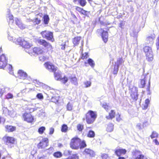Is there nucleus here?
<instances>
[{
	"mask_svg": "<svg viewBox=\"0 0 159 159\" xmlns=\"http://www.w3.org/2000/svg\"><path fill=\"white\" fill-rule=\"evenodd\" d=\"M97 117V112L92 110H89L85 115V118L86 123L89 125L93 124Z\"/></svg>",
	"mask_w": 159,
	"mask_h": 159,
	"instance_id": "nucleus-1",
	"label": "nucleus"
},
{
	"mask_svg": "<svg viewBox=\"0 0 159 159\" xmlns=\"http://www.w3.org/2000/svg\"><path fill=\"white\" fill-rule=\"evenodd\" d=\"M32 52L38 55H41L39 57V60L41 61H44L48 58L47 56L43 55L44 54L45 52L44 49L40 47H34L32 49Z\"/></svg>",
	"mask_w": 159,
	"mask_h": 159,
	"instance_id": "nucleus-2",
	"label": "nucleus"
},
{
	"mask_svg": "<svg viewBox=\"0 0 159 159\" xmlns=\"http://www.w3.org/2000/svg\"><path fill=\"white\" fill-rule=\"evenodd\" d=\"M110 28L107 27L106 28L107 31H105L102 28L98 29L97 30V32L101 35L102 40L105 43H107L108 41V34L107 31L109 30Z\"/></svg>",
	"mask_w": 159,
	"mask_h": 159,
	"instance_id": "nucleus-3",
	"label": "nucleus"
},
{
	"mask_svg": "<svg viewBox=\"0 0 159 159\" xmlns=\"http://www.w3.org/2000/svg\"><path fill=\"white\" fill-rule=\"evenodd\" d=\"M80 139L77 137L73 138L70 143V147L73 149L77 150L80 148Z\"/></svg>",
	"mask_w": 159,
	"mask_h": 159,
	"instance_id": "nucleus-4",
	"label": "nucleus"
},
{
	"mask_svg": "<svg viewBox=\"0 0 159 159\" xmlns=\"http://www.w3.org/2000/svg\"><path fill=\"white\" fill-rule=\"evenodd\" d=\"M37 42L40 45L43 46L44 49L48 51L52 50L53 49L52 46L51 44L45 39H39L38 40Z\"/></svg>",
	"mask_w": 159,
	"mask_h": 159,
	"instance_id": "nucleus-5",
	"label": "nucleus"
},
{
	"mask_svg": "<svg viewBox=\"0 0 159 159\" xmlns=\"http://www.w3.org/2000/svg\"><path fill=\"white\" fill-rule=\"evenodd\" d=\"M22 118L24 121L28 123H32L34 121V116L31 112H25L22 114Z\"/></svg>",
	"mask_w": 159,
	"mask_h": 159,
	"instance_id": "nucleus-6",
	"label": "nucleus"
},
{
	"mask_svg": "<svg viewBox=\"0 0 159 159\" xmlns=\"http://www.w3.org/2000/svg\"><path fill=\"white\" fill-rule=\"evenodd\" d=\"M40 34L43 38H45L48 40L52 42L55 41L53 33L52 32L45 30L42 31L40 33Z\"/></svg>",
	"mask_w": 159,
	"mask_h": 159,
	"instance_id": "nucleus-7",
	"label": "nucleus"
},
{
	"mask_svg": "<svg viewBox=\"0 0 159 159\" xmlns=\"http://www.w3.org/2000/svg\"><path fill=\"white\" fill-rule=\"evenodd\" d=\"M45 68L50 72L53 73L57 71L58 68V67L49 61H47L44 64Z\"/></svg>",
	"mask_w": 159,
	"mask_h": 159,
	"instance_id": "nucleus-8",
	"label": "nucleus"
},
{
	"mask_svg": "<svg viewBox=\"0 0 159 159\" xmlns=\"http://www.w3.org/2000/svg\"><path fill=\"white\" fill-rule=\"evenodd\" d=\"M143 50L145 53L147 59L150 61H152L153 54L151 48L149 46H145L144 47Z\"/></svg>",
	"mask_w": 159,
	"mask_h": 159,
	"instance_id": "nucleus-9",
	"label": "nucleus"
},
{
	"mask_svg": "<svg viewBox=\"0 0 159 159\" xmlns=\"http://www.w3.org/2000/svg\"><path fill=\"white\" fill-rule=\"evenodd\" d=\"M8 57L5 54L0 55V68L4 69L7 65Z\"/></svg>",
	"mask_w": 159,
	"mask_h": 159,
	"instance_id": "nucleus-10",
	"label": "nucleus"
},
{
	"mask_svg": "<svg viewBox=\"0 0 159 159\" xmlns=\"http://www.w3.org/2000/svg\"><path fill=\"white\" fill-rule=\"evenodd\" d=\"M49 145V140L47 138H43L37 145L39 149H45Z\"/></svg>",
	"mask_w": 159,
	"mask_h": 159,
	"instance_id": "nucleus-11",
	"label": "nucleus"
},
{
	"mask_svg": "<svg viewBox=\"0 0 159 159\" xmlns=\"http://www.w3.org/2000/svg\"><path fill=\"white\" fill-rule=\"evenodd\" d=\"M130 90V96L133 102H135L138 99V89L135 87H133Z\"/></svg>",
	"mask_w": 159,
	"mask_h": 159,
	"instance_id": "nucleus-12",
	"label": "nucleus"
},
{
	"mask_svg": "<svg viewBox=\"0 0 159 159\" xmlns=\"http://www.w3.org/2000/svg\"><path fill=\"white\" fill-rule=\"evenodd\" d=\"M17 42L23 48H29L30 47L29 43L22 38H18L17 39Z\"/></svg>",
	"mask_w": 159,
	"mask_h": 159,
	"instance_id": "nucleus-13",
	"label": "nucleus"
},
{
	"mask_svg": "<svg viewBox=\"0 0 159 159\" xmlns=\"http://www.w3.org/2000/svg\"><path fill=\"white\" fill-rule=\"evenodd\" d=\"M75 9L76 11L79 12L81 14L84 15L87 17H89L90 14V11H88L82 8L79 6H76Z\"/></svg>",
	"mask_w": 159,
	"mask_h": 159,
	"instance_id": "nucleus-14",
	"label": "nucleus"
},
{
	"mask_svg": "<svg viewBox=\"0 0 159 159\" xmlns=\"http://www.w3.org/2000/svg\"><path fill=\"white\" fill-rule=\"evenodd\" d=\"M132 155L134 157H133L132 159H145L144 156L141 154L140 151L135 150L132 152Z\"/></svg>",
	"mask_w": 159,
	"mask_h": 159,
	"instance_id": "nucleus-15",
	"label": "nucleus"
},
{
	"mask_svg": "<svg viewBox=\"0 0 159 159\" xmlns=\"http://www.w3.org/2000/svg\"><path fill=\"white\" fill-rule=\"evenodd\" d=\"M3 139L6 140V143L7 145L8 144H13L16 142V139L13 137L9 136H5Z\"/></svg>",
	"mask_w": 159,
	"mask_h": 159,
	"instance_id": "nucleus-16",
	"label": "nucleus"
},
{
	"mask_svg": "<svg viewBox=\"0 0 159 159\" xmlns=\"http://www.w3.org/2000/svg\"><path fill=\"white\" fill-rule=\"evenodd\" d=\"M83 154L90 157H94L95 152L92 150L88 148H85L83 151Z\"/></svg>",
	"mask_w": 159,
	"mask_h": 159,
	"instance_id": "nucleus-17",
	"label": "nucleus"
},
{
	"mask_svg": "<svg viewBox=\"0 0 159 159\" xmlns=\"http://www.w3.org/2000/svg\"><path fill=\"white\" fill-rule=\"evenodd\" d=\"M155 38V34H151L148 36L146 38V43L147 44H150V45H152L153 43V40Z\"/></svg>",
	"mask_w": 159,
	"mask_h": 159,
	"instance_id": "nucleus-18",
	"label": "nucleus"
},
{
	"mask_svg": "<svg viewBox=\"0 0 159 159\" xmlns=\"http://www.w3.org/2000/svg\"><path fill=\"white\" fill-rule=\"evenodd\" d=\"M138 32L137 27L134 26H132L130 32V34L131 36L136 38L137 36Z\"/></svg>",
	"mask_w": 159,
	"mask_h": 159,
	"instance_id": "nucleus-19",
	"label": "nucleus"
},
{
	"mask_svg": "<svg viewBox=\"0 0 159 159\" xmlns=\"http://www.w3.org/2000/svg\"><path fill=\"white\" fill-rule=\"evenodd\" d=\"M5 131L8 133L12 132L16 130V127L11 125H7L5 126Z\"/></svg>",
	"mask_w": 159,
	"mask_h": 159,
	"instance_id": "nucleus-20",
	"label": "nucleus"
},
{
	"mask_svg": "<svg viewBox=\"0 0 159 159\" xmlns=\"http://www.w3.org/2000/svg\"><path fill=\"white\" fill-rule=\"evenodd\" d=\"M81 39V36H76L73 39L72 43L74 45V47L76 46L79 44Z\"/></svg>",
	"mask_w": 159,
	"mask_h": 159,
	"instance_id": "nucleus-21",
	"label": "nucleus"
},
{
	"mask_svg": "<svg viewBox=\"0 0 159 159\" xmlns=\"http://www.w3.org/2000/svg\"><path fill=\"white\" fill-rule=\"evenodd\" d=\"M18 74L20 79L25 80L27 78V75L26 73L22 70H19L18 71Z\"/></svg>",
	"mask_w": 159,
	"mask_h": 159,
	"instance_id": "nucleus-22",
	"label": "nucleus"
},
{
	"mask_svg": "<svg viewBox=\"0 0 159 159\" xmlns=\"http://www.w3.org/2000/svg\"><path fill=\"white\" fill-rule=\"evenodd\" d=\"M116 112L114 110H111L109 113L108 116H106V118L108 120H111L115 117Z\"/></svg>",
	"mask_w": 159,
	"mask_h": 159,
	"instance_id": "nucleus-23",
	"label": "nucleus"
},
{
	"mask_svg": "<svg viewBox=\"0 0 159 159\" xmlns=\"http://www.w3.org/2000/svg\"><path fill=\"white\" fill-rule=\"evenodd\" d=\"M53 75L54 78L57 81H58L62 76L61 72L59 70L58 71H55Z\"/></svg>",
	"mask_w": 159,
	"mask_h": 159,
	"instance_id": "nucleus-24",
	"label": "nucleus"
},
{
	"mask_svg": "<svg viewBox=\"0 0 159 159\" xmlns=\"http://www.w3.org/2000/svg\"><path fill=\"white\" fill-rule=\"evenodd\" d=\"M34 25H38L40 24L41 22V20L37 17L34 18L33 20H31Z\"/></svg>",
	"mask_w": 159,
	"mask_h": 159,
	"instance_id": "nucleus-25",
	"label": "nucleus"
},
{
	"mask_svg": "<svg viewBox=\"0 0 159 159\" xmlns=\"http://www.w3.org/2000/svg\"><path fill=\"white\" fill-rule=\"evenodd\" d=\"M68 80V78L66 75H64L63 77H61L58 81H60L62 83L65 84Z\"/></svg>",
	"mask_w": 159,
	"mask_h": 159,
	"instance_id": "nucleus-26",
	"label": "nucleus"
},
{
	"mask_svg": "<svg viewBox=\"0 0 159 159\" xmlns=\"http://www.w3.org/2000/svg\"><path fill=\"white\" fill-rule=\"evenodd\" d=\"M43 22L44 24H48L50 20L49 16L47 14L44 15L43 17Z\"/></svg>",
	"mask_w": 159,
	"mask_h": 159,
	"instance_id": "nucleus-27",
	"label": "nucleus"
},
{
	"mask_svg": "<svg viewBox=\"0 0 159 159\" xmlns=\"http://www.w3.org/2000/svg\"><path fill=\"white\" fill-rule=\"evenodd\" d=\"M113 125L112 123H110L107 125L106 130L107 132H110L113 131Z\"/></svg>",
	"mask_w": 159,
	"mask_h": 159,
	"instance_id": "nucleus-28",
	"label": "nucleus"
},
{
	"mask_svg": "<svg viewBox=\"0 0 159 159\" xmlns=\"http://www.w3.org/2000/svg\"><path fill=\"white\" fill-rule=\"evenodd\" d=\"M62 153L60 151H57L54 152L53 154V156L56 158H60L62 156Z\"/></svg>",
	"mask_w": 159,
	"mask_h": 159,
	"instance_id": "nucleus-29",
	"label": "nucleus"
},
{
	"mask_svg": "<svg viewBox=\"0 0 159 159\" xmlns=\"http://www.w3.org/2000/svg\"><path fill=\"white\" fill-rule=\"evenodd\" d=\"M95 134L93 130H89L87 134V136L89 138H93L95 137Z\"/></svg>",
	"mask_w": 159,
	"mask_h": 159,
	"instance_id": "nucleus-30",
	"label": "nucleus"
},
{
	"mask_svg": "<svg viewBox=\"0 0 159 159\" xmlns=\"http://www.w3.org/2000/svg\"><path fill=\"white\" fill-rule=\"evenodd\" d=\"M77 130L79 132H82L84 129V125L81 124H79L76 126Z\"/></svg>",
	"mask_w": 159,
	"mask_h": 159,
	"instance_id": "nucleus-31",
	"label": "nucleus"
},
{
	"mask_svg": "<svg viewBox=\"0 0 159 159\" xmlns=\"http://www.w3.org/2000/svg\"><path fill=\"white\" fill-rule=\"evenodd\" d=\"M71 83L75 85L77 84V80L76 77H70V78Z\"/></svg>",
	"mask_w": 159,
	"mask_h": 159,
	"instance_id": "nucleus-32",
	"label": "nucleus"
},
{
	"mask_svg": "<svg viewBox=\"0 0 159 159\" xmlns=\"http://www.w3.org/2000/svg\"><path fill=\"white\" fill-rule=\"evenodd\" d=\"M102 106L107 111H108L111 108L109 104L107 103H103Z\"/></svg>",
	"mask_w": 159,
	"mask_h": 159,
	"instance_id": "nucleus-33",
	"label": "nucleus"
},
{
	"mask_svg": "<svg viewBox=\"0 0 159 159\" xmlns=\"http://www.w3.org/2000/svg\"><path fill=\"white\" fill-rule=\"evenodd\" d=\"M62 159H79V157L77 154H73L71 156H69L67 157Z\"/></svg>",
	"mask_w": 159,
	"mask_h": 159,
	"instance_id": "nucleus-34",
	"label": "nucleus"
},
{
	"mask_svg": "<svg viewBox=\"0 0 159 159\" xmlns=\"http://www.w3.org/2000/svg\"><path fill=\"white\" fill-rule=\"evenodd\" d=\"M68 127L67 125L66 124H63L62 125L61 130L62 132H66L68 130Z\"/></svg>",
	"mask_w": 159,
	"mask_h": 159,
	"instance_id": "nucleus-35",
	"label": "nucleus"
},
{
	"mask_svg": "<svg viewBox=\"0 0 159 159\" xmlns=\"http://www.w3.org/2000/svg\"><path fill=\"white\" fill-rule=\"evenodd\" d=\"M59 101V98L58 97H52L51 99V102L55 103H58Z\"/></svg>",
	"mask_w": 159,
	"mask_h": 159,
	"instance_id": "nucleus-36",
	"label": "nucleus"
},
{
	"mask_svg": "<svg viewBox=\"0 0 159 159\" xmlns=\"http://www.w3.org/2000/svg\"><path fill=\"white\" fill-rule=\"evenodd\" d=\"M89 57L88 53L87 52L82 53L81 55V58L82 60H86Z\"/></svg>",
	"mask_w": 159,
	"mask_h": 159,
	"instance_id": "nucleus-37",
	"label": "nucleus"
},
{
	"mask_svg": "<svg viewBox=\"0 0 159 159\" xmlns=\"http://www.w3.org/2000/svg\"><path fill=\"white\" fill-rule=\"evenodd\" d=\"M80 5L82 7H84L87 4L86 0H78Z\"/></svg>",
	"mask_w": 159,
	"mask_h": 159,
	"instance_id": "nucleus-38",
	"label": "nucleus"
},
{
	"mask_svg": "<svg viewBox=\"0 0 159 159\" xmlns=\"http://www.w3.org/2000/svg\"><path fill=\"white\" fill-rule=\"evenodd\" d=\"M86 146V144L85 141L84 140L81 141V139H80V149L83 148L85 147Z\"/></svg>",
	"mask_w": 159,
	"mask_h": 159,
	"instance_id": "nucleus-39",
	"label": "nucleus"
},
{
	"mask_svg": "<svg viewBox=\"0 0 159 159\" xmlns=\"http://www.w3.org/2000/svg\"><path fill=\"white\" fill-rule=\"evenodd\" d=\"M46 129L44 126H41L39 127L38 130V132L40 134H42Z\"/></svg>",
	"mask_w": 159,
	"mask_h": 159,
	"instance_id": "nucleus-40",
	"label": "nucleus"
},
{
	"mask_svg": "<svg viewBox=\"0 0 159 159\" xmlns=\"http://www.w3.org/2000/svg\"><path fill=\"white\" fill-rule=\"evenodd\" d=\"M119 64L118 63L116 64L114 66V70L113 71V73L114 74H116L118 70V67Z\"/></svg>",
	"mask_w": 159,
	"mask_h": 159,
	"instance_id": "nucleus-41",
	"label": "nucleus"
},
{
	"mask_svg": "<svg viewBox=\"0 0 159 159\" xmlns=\"http://www.w3.org/2000/svg\"><path fill=\"white\" fill-rule=\"evenodd\" d=\"M88 63L92 67H93L95 66V63L94 61L91 58H89L88 59Z\"/></svg>",
	"mask_w": 159,
	"mask_h": 159,
	"instance_id": "nucleus-42",
	"label": "nucleus"
},
{
	"mask_svg": "<svg viewBox=\"0 0 159 159\" xmlns=\"http://www.w3.org/2000/svg\"><path fill=\"white\" fill-rule=\"evenodd\" d=\"M16 23L20 28H23V25L21 23L20 21L18 19H17L16 20Z\"/></svg>",
	"mask_w": 159,
	"mask_h": 159,
	"instance_id": "nucleus-43",
	"label": "nucleus"
},
{
	"mask_svg": "<svg viewBox=\"0 0 159 159\" xmlns=\"http://www.w3.org/2000/svg\"><path fill=\"white\" fill-rule=\"evenodd\" d=\"M158 134L155 131H153L151 135L150 136V137L152 139H153L154 138H156L158 137Z\"/></svg>",
	"mask_w": 159,
	"mask_h": 159,
	"instance_id": "nucleus-44",
	"label": "nucleus"
},
{
	"mask_svg": "<svg viewBox=\"0 0 159 159\" xmlns=\"http://www.w3.org/2000/svg\"><path fill=\"white\" fill-rule=\"evenodd\" d=\"M101 157L102 159H110V157L107 154H102L101 155Z\"/></svg>",
	"mask_w": 159,
	"mask_h": 159,
	"instance_id": "nucleus-45",
	"label": "nucleus"
},
{
	"mask_svg": "<svg viewBox=\"0 0 159 159\" xmlns=\"http://www.w3.org/2000/svg\"><path fill=\"white\" fill-rule=\"evenodd\" d=\"M13 98V95L12 94L10 93H8L5 95V98L6 99H10Z\"/></svg>",
	"mask_w": 159,
	"mask_h": 159,
	"instance_id": "nucleus-46",
	"label": "nucleus"
},
{
	"mask_svg": "<svg viewBox=\"0 0 159 159\" xmlns=\"http://www.w3.org/2000/svg\"><path fill=\"white\" fill-rule=\"evenodd\" d=\"M72 105L70 102L68 103L66 106L67 110L69 111H71L72 110Z\"/></svg>",
	"mask_w": 159,
	"mask_h": 159,
	"instance_id": "nucleus-47",
	"label": "nucleus"
},
{
	"mask_svg": "<svg viewBox=\"0 0 159 159\" xmlns=\"http://www.w3.org/2000/svg\"><path fill=\"white\" fill-rule=\"evenodd\" d=\"M7 20H8L9 21H11L13 22L14 21L13 16L11 14H9L7 16Z\"/></svg>",
	"mask_w": 159,
	"mask_h": 159,
	"instance_id": "nucleus-48",
	"label": "nucleus"
},
{
	"mask_svg": "<svg viewBox=\"0 0 159 159\" xmlns=\"http://www.w3.org/2000/svg\"><path fill=\"white\" fill-rule=\"evenodd\" d=\"M145 84V80L144 79H142L141 80L140 82V87L143 88Z\"/></svg>",
	"mask_w": 159,
	"mask_h": 159,
	"instance_id": "nucleus-49",
	"label": "nucleus"
},
{
	"mask_svg": "<svg viewBox=\"0 0 159 159\" xmlns=\"http://www.w3.org/2000/svg\"><path fill=\"white\" fill-rule=\"evenodd\" d=\"M84 84L85 86V87L87 88L91 86V82L90 81H87L84 82Z\"/></svg>",
	"mask_w": 159,
	"mask_h": 159,
	"instance_id": "nucleus-50",
	"label": "nucleus"
},
{
	"mask_svg": "<svg viewBox=\"0 0 159 159\" xmlns=\"http://www.w3.org/2000/svg\"><path fill=\"white\" fill-rule=\"evenodd\" d=\"M126 152V150L125 149L120 148V156L125 154Z\"/></svg>",
	"mask_w": 159,
	"mask_h": 159,
	"instance_id": "nucleus-51",
	"label": "nucleus"
},
{
	"mask_svg": "<svg viewBox=\"0 0 159 159\" xmlns=\"http://www.w3.org/2000/svg\"><path fill=\"white\" fill-rule=\"evenodd\" d=\"M36 97L39 99H43V97L41 93H38L36 95Z\"/></svg>",
	"mask_w": 159,
	"mask_h": 159,
	"instance_id": "nucleus-52",
	"label": "nucleus"
},
{
	"mask_svg": "<svg viewBox=\"0 0 159 159\" xmlns=\"http://www.w3.org/2000/svg\"><path fill=\"white\" fill-rule=\"evenodd\" d=\"M5 89H0V97H2L5 92Z\"/></svg>",
	"mask_w": 159,
	"mask_h": 159,
	"instance_id": "nucleus-53",
	"label": "nucleus"
},
{
	"mask_svg": "<svg viewBox=\"0 0 159 159\" xmlns=\"http://www.w3.org/2000/svg\"><path fill=\"white\" fill-rule=\"evenodd\" d=\"M54 132V129L53 128H51L50 129L49 134H52Z\"/></svg>",
	"mask_w": 159,
	"mask_h": 159,
	"instance_id": "nucleus-54",
	"label": "nucleus"
},
{
	"mask_svg": "<svg viewBox=\"0 0 159 159\" xmlns=\"http://www.w3.org/2000/svg\"><path fill=\"white\" fill-rule=\"evenodd\" d=\"M143 105V109L145 110V109H147L148 108V105L147 104H145V103H144Z\"/></svg>",
	"mask_w": 159,
	"mask_h": 159,
	"instance_id": "nucleus-55",
	"label": "nucleus"
},
{
	"mask_svg": "<svg viewBox=\"0 0 159 159\" xmlns=\"http://www.w3.org/2000/svg\"><path fill=\"white\" fill-rule=\"evenodd\" d=\"M136 127L137 129H141V124L140 123H138L136 125Z\"/></svg>",
	"mask_w": 159,
	"mask_h": 159,
	"instance_id": "nucleus-56",
	"label": "nucleus"
},
{
	"mask_svg": "<svg viewBox=\"0 0 159 159\" xmlns=\"http://www.w3.org/2000/svg\"><path fill=\"white\" fill-rule=\"evenodd\" d=\"M115 153L118 156H119V150L117 149L115 151Z\"/></svg>",
	"mask_w": 159,
	"mask_h": 159,
	"instance_id": "nucleus-57",
	"label": "nucleus"
},
{
	"mask_svg": "<svg viewBox=\"0 0 159 159\" xmlns=\"http://www.w3.org/2000/svg\"><path fill=\"white\" fill-rule=\"evenodd\" d=\"M153 141L155 143L156 145H159V143L157 139L153 140Z\"/></svg>",
	"mask_w": 159,
	"mask_h": 159,
	"instance_id": "nucleus-58",
	"label": "nucleus"
},
{
	"mask_svg": "<svg viewBox=\"0 0 159 159\" xmlns=\"http://www.w3.org/2000/svg\"><path fill=\"white\" fill-rule=\"evenodd\" d=\"M149 103L150 100L148 99H147L145 100V103L149 105Z\"/></svg>",
	"mask_w": 159,
	"mask_h": 159,
	"instance_id": "nucleus-59",
	"label": "nucleus"
},
{
	"mask_svg": "<svg viewBox=\"0 0 159 159\" xmlns=\"http://www.w3.org/2000/svg\"><path fill=\"white\" fill-rule=\"evenodd\" d=\"M9 70L10 72H11L12 70V66L11 65H9Z\"/></svg>",
	"mask_w": 159,
	"mask_h": 159,
	"instance_id": "nucleus-60",
	"label": "nucleus"
},
{
	"mask_svg": "<svg viewBox=\"0 0 159 159\" xmlns=\"http://www.w3.org/2000/svg\"><path fill=\"white\" fill-rule=\"evenodd\" d=\"M61 49L62 50H65V44H61Z\"/></svg>",
	"mask_w": 159,
	"mask_h": 159,
	"instance_id": "nucleus-61",
	"label": "nucleus"
},
{
	"mask_svg": "<svg viewBox=\"0 0 159 159\" xmlns=\"http://www.w3.org/2000/svg\"><path fill=\"white\" fill-rule=\"evenodd\" d=\"M72 16H73V17L74 18H75V19H77V17L76 16H75V15H74V14H73V15H72Z\"/></svg>",
	"mask_w": 159,
	"mask_h": 159,
	"instance_id": "nucleus-62",
	"label": "nucleus"
},
{
	"mask_svg": "<svg viewBox=\"0 0 159 159\" xmlns=\"http://www.w3.org/2000/svg\"><path fill=\"white\" fill-rule=\"evenodd\" d=\"M156 44L157 46H159V41H157V42L156 43Z\"/></svg>",
	"mask_w": 159,
	"mask_h": 159,
	"instance_id": "nucleus-63",
	"label": "nucleus"
},
{
	"mask_svg": "<svg viewBox=\"0 0 159 159\" xmlns=\"http://www.w3.org/2000/svg\"><path fill=\"white\" fill-rule=\"evenodd\" d=\"M120 159H125V158L123 157H120Z\"/></svg>",
	"mask_w": 159,
	"mask_h": 159,
	"instance_id": "nucleus-64",
	"label": "nucleus"
}]
</instances>
